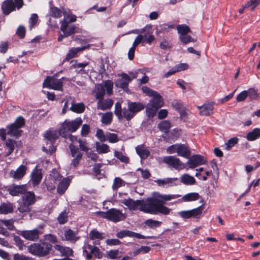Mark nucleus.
Here are the masks:
<instances>
[{"label": "nucleus", "mask_w": 260, "mask_h": 260, "mask_svg": "<svg viewBox=\"0 0 260 260\" xmlns=\"http://www.w3.org/2000/svg\"><path fill=\"white\" fill-rule=\"evenodd\" d=\"M200 109V113L203 116H210L213 114V106L212 104H208L198 107Z\"/></svg>", "instance_id": "25"}, {"label": "nucleus", "mask_w": 260, "mask_h": 260, "mask_svg": "<svg viewBox=\"0 0 260 260\" xmlns=\"http://www.w3.org/2000/svg\"><path fill=\"white\" fill-rule=\"evenodd\" d=\"M25 124V119L22 116L18 117L15 121L7 126V134L14 137L21 136L22 130L20 129Z\"/></svg>", "instance_id": "7"}, {"label": "nucleus", "mask_w": 260, "mask_h": 260, "mask_svg": "<svg viewBox=\"0 0 260 260\" xmlns=\"http://www.w3.org/2000/svg\"><path fill=\"white\" fill-rule=\"evenodd\" d=\"M162 201H158L154 198H149L145 203L143 200L142 206L139 210L144 213L151 214L160 213L163 215H168L170 213L171 209L162 205Z\"/></svg>", "instance_id": "2"}, {"label": "nucleus", "mask_w": 260, "mask_h": 260, "mask_svg": "<svg viewBox=\"0 0 260 260\" xmlns=\"http://www.w3.org/2000/svg\"><path fill=\"white\" fill-rule=\"evenodd\" d=\"M157 127L160 131L167 134L171 127V124L169 120H163L158 124Z\"/></svg>", "instance_id": "35"}, {"label": "nucleus", "mask_w": 260, "mask_h": 260, "mask_svg": "<svg viewBox=\"0 0 260 260\" xmlns=\"http://www.w3.org/2000/svg\"><path fill=\"white\" fill-rule=\"evenodd\" d=\"M17 209L19 212L26 214L31 211V206L22 202Z\"/></svg>", "instance_id": "48"}, {"label": "nucleus", "mask_w": 260, "mask_h": 260, "mask_svg": "<svg viewBox=\"0 0 260 260\" xmlns=\"http://www.w3.org/2000/svg\"><path fill=\"white\" fill-rule=\"evenodd\" d=\"M14 209L13 204L10 202L2 203L0 205V214H7L12 213Z\"/></svg>", "instance_id": "23"}, {"label": "nucleus", "mask_w": 260, "mask_h": 260, "mask_svg": "<svg viewBox=\"0 0 260 260\" xmlns=\"http://www.w3.org/2000/svg\"><path fill=\"white\" fill-rule=\"evenodd\" d=\"M143 200H136L134 201L132 199H128L124 200L123 202V204L126 206L129 209L135 210L139 206L140 207L142 206Z\"/></svg>", "instance_id": "22"}, {"label": "nucleus", "mask_w": 260, "mask_h": 260, "mask_svg": "<svg viewBox=\"0 0 260 260\" xmlns=\"http://www.w3.org/2000/svg\"><path fill=\"white\" fill-rule=\"evenodd\" d=\"M39 229H35L29 231H21L19 234L25 239L30 241H36L39 238V235L43 233V226H39Z\"/></svg>", "instance_id": "11"}, {"label": "nucleus", "mask_w": 260, "mask_h": 260, "mask_svg": "<svg viewBox=\"0 0 260 260\" xmlns=\"http://www.w3.org/2000/svg\"><path fill=\"white\" fill-rule=\"evenodd\" d=\"M152 97L153 98L150 101L149 104L158 109L163 105V100L158 92H157V94H155Z\"/></svg>", "instance_id": "27"}, {"label": "nucleus", "mask_w": 260, "mask_h": 260, "mask_svg": "<svg viewBox=\"0 0 260 260\" xmlns=\"http://www.w3.org/2000/svg\"><path fill=\"white\" fill-rule=\"evenodd\" d=\"M54 248L59 251L60 253V255L62 256L69 257L73 256V251L70 247L56 244L54 246Z\"/></svg>", "instance_id": "21"}, {"label": "nucleus", "mask_w": 260, "mask_h": 260, "mask_svg": "<svg viewBox=\"0 0 260 260\" xmlns=\"http://www.w3.org/2000/svg\"><path fill=\"white\" fill-rule=\"evenodd\" d=\"M49 15L53 18H58L62 16V12L60 9L55 6L50 8Z\"/></svg>", "instance_id": "43"}, {"label": "nucleus", "mask_w": 260, "mask_h": 260, "mask_svg": "<svg viewBox=\"0 0 260 260\" xmlns=\"http://www.w3.org/2000/svg\"><path fill=\"white\" fill-rule=\"evenodd\" d=\"M125 231V237H135L138 239H151L152 237L151 236H145L139 233H137L129 230H124Z\"/></svg>", "instance_id": "40"}, {"label": "nucleus", "mask_w": 260, "mask_h": 260, "mask_svg": "<svg viewBox=\"0 0 260 260\" xmlns=\"http://www.w3.org/2000/svg\"><path fill=\"white\" fill-rule=\"evenodd\" d=\"M89 238L91 240H95L93 242L94 245H100V241L104 239V234L100 233L96 229L91 230L89 234Z\"/></svg>", "instance_id": "19"}, {"label": "nucleus", "mask_w": 260, "mask_h": 260, "mask_svg": "<svg viewBox=\"0 0 260 260\" xmlns=\"http://www.w3.org/2000/svg\"><path fill=\"white\" fill-rule=\"evenodd\" d=\"M188 159L186 164L190 169H194L198 166L204 165L206 162L204 157L199 154L190 156Z\"/></svg>", "instance_id": "12"}, {"label": "nucleus", "mask_w": 260, "mask_h": 260, "mask_svg": "<svg viewBox=\"0 0 260 260\" xmlns=\"http://www.w3.org/2000/svg\"><path fill=\"white\" fill-rule=\"evenodd\" d=\"M179 39L181 42L184 44H187L189 42H193V39L190 36L188 35H182L179 36Z\"/></svg>", "instance_id": "58"}, {"label": "nucleus", "mask_w": 260, "mask_h": 260, "mask_svg": "<svg viewBox=\"0 0 260 260\" xmlns=\"http://www.w3.org/2000/svg\"><path fill=\"white\" fill-rule=\"evenodd\" d=\"M146 225L148 226L151 229L159 227L161 224V221L154 220L151 219H148L144 222Z\"/></svg>", "instance_id": "49"}, {"label": "nucleus", "mask_w": 260, "mask_h": 260, "mask_svg": "<svg viewBox=\"0 0 260 260\" xmlns=\"http://www.w3.org/2000/svg\"><path fill=\"white\" fill-rule=\"evenodd\" d=\"M177 155L185 158H188L191 155V151L189 148L184 144H178Z\"/></svg>", "instance_id": "20"}, {"label": "nucleus", "mask_w": 260, "mask_h": 260, "mask_svg": "<svg viewBox=\"0 0 260 260\" xmlns=\"http://www.w3.org/2000/svg\"><path fill=\"white\" fill-rule=\"evenodd\" d=\"M105 94V89L102 84H98L95 86V98L96 99L101 100H103Z\"/></svg>", "instance_id": "30"}, {"label": "nucleus", "mask_w": 260, "mask_h": 260, "mask_svg": "<svg viewBox=\"0 0 260 260\" xmlns=\"http://www.w3.org/2000/svg\"><path fill=\"white\" fill-rule=\"evenodd\" d=\"M107 257L111 259H115L120 257L119 251L118 249L111 250L106 252Z\"/></svg>", "instance_id": "51"}, {"label": "nucleus", "mask_w": 260, "mask_h": 260, "mask_svg": "<svg viewBox=\"0 0 260 260\" xmlns=\"http://www.w3.org/2000/svg\"><path fill=\"white\" fill-rule=\"evenodd\" d=\"M26 191L25 185H13L10 186L8 189V191L12 196H23Z\"/></svg>", "instance_id": "13"}, {"label": "nucleus", "mask_w": 260, "mask_h": 260, "mask_svg": "<svg viewBox=\"0 0 260 260\" xmlns=\"http://www.w3.org/2000/svg\"><path fill=\"white\" fill-rule=\"evenodd\" d=\"M78 142L79 143V148L81 150L87 152L89 150V147L87 146V142L86 140H82L79 139Z\"/></svg>", "instance_id": "61"}, {"label": "nucleus", "mask_w": 260, "mask_h": 260, "mask_svg": "<svg viewBox=\"0 0 260 260\" xmlns=\"http://www.w3.org/2000/svg\"><path fill=\"white\" fill-rule=\"evenodd\" d=\"M124 185V181L119 177H116L113 182L112 188L113 190H117L119 187Z\"/></svg>", "instance_id": "53"}, {"label": "nucleus", "mask_w": 260, "mask_h": 260, "mask_svg": "<svg viewBox=\"0 0 260 260\" xmlns=\"http://www.w3.org/2000/svg\"><path fill=\"white\" fill-rule=\"evenodd\" d=\"M101 121L105 125H110L112 121V112H106L104 114L102 117Z\"/></svg>", "instance_id": "45"}, {"label": "nucleus", "mask_w": 260, "mask_h": 260, "mask_svg": "<svg viewBox=\"0 0 260 260\" xmlns=\"http://www.w3.org/2000/svg\"><path fill=\"white\" fill-rule=\"evenodd\" d=\"M106 140L111 143H115L119 141V139L117 134L114 133H107Z\"/></svg>", "instance_id": "52"}, {"label": "nucleus", "mask_w": 260, "mask_h": 260, "mask_svg": "<svg viewBox=\"0 0 260 260\" xmlns=\"http://www.w3.org/2000/svg\"><path fill=\"white\" fill-rule=\"evenodd\" d=\"M115 108L114 113L119 120L124 117L127 121H129L137 113L144 109L145 105L140 102L129 101L127 108L122 109L121 105L118 103L115 104Z\"/></svg>", "instance_id": "1"}, {"label": "nucleus", "mask_w": 260, "mask_h": 260, "mask_svg": "<svg viewBox=\"0 0 260 260\" xmlns=\"http://www.w3.org/2000/svg\"><path fill=\"white\" fill-rule=\"evenodd\" d=\"M96 149L99 153H106L110 151L109 146L104 143L98 146Z\"/></svg>", "instance_id": "55"}, {"label": "nucleus", "mask_w": 260, "mask_h": 260, "mask_svg": "<svg viewBox=\"0 0 260 260\" xmlns=\"http://www.w3.org/2000/svg\"><path fill=\"white\" fill-rule=\"evenodd\" d=\"M238 140L239 139L237 137L230 139L226 143L227 149L229 150L231 148L235 145L238 142Z\"/></svg>", "instance_id": "62"}, {"label": "nucleus", "mask_w": 260, "mask_h": 260, "mask_svg": "<svg viewBox=\"0 0 260 260\" xmlns=\"http://www.w3.org/2000/svg\"><path fill=\"white\" fill-rule=\"evenodd\" d=\"M181 197L179 194H159L158 196L157 200L162 201V205L165 203V201H170L172 199H175Z\"/></svg>", "instance_id": "38"}, {"label": "nucleus", "mask_w": 260, "mask_h": 260, "mask_svg": "<svg viewBox=\"0 0 260 260\" xmlns=\"http://www.w3.org/2000/svg\"><path fill=\"white\" fill-rule=\"evenodd\" d=\"M14 260H36L34 258L22 254L16 253L13 256Z\"/></svg>", "instance_id": "60"}, {"label": "nucleus", "mask_w": 260, "mask_h": 260, "mask_svg": "<svg viewBox=\"0 0 260 260\" xmlns=\"http://www.w3.org/2000/svg\"><path fill=\"white\" fill-rule=\"evenodd\" d=\"M70 180L68 178H63L57 186V191L59 194H63L68 189Z\"/></svg>", "instance_id": "24"}, {"label": "nucleus", "mask_w": 260, "mask_h": 260, "mask_svg": "<svg viewBox=\"0 0 260 260\" xmlns=\"http://www.w3.org/2000/svg\"><path fill=\"white\" fill-rule=\"evenodd\" d=\"M177 178H167L164 179H157L156 182L158 186H164L165 185H168L169 186L177 185V184L175 181H177Z\"/></svg>", "instance_id": "26"}, {"label": "nucleus", "mask_w": 260, "mask_h": 260, "mask_svg": "<svg viewBox=\"0 0 260 260\" xmlns=\"http://www.w3.org/2000/svg\"><path fill=\"white\" fill-rule=\"evenodd\" d=\"M52 245L47 242L35 243L28 247V252L32 255L43 257L48 255Z\"/></svg>", "instance_id": "4"}, {"label": "nucleus", "mask_w": 260, "mask_h": 260, "mask_svg": "<svg viewBox=\"0 0 260 260\" xmlns=\"http://www.w3.org/2000/svg\"><path fill=\"white\" fill-rule=\"evenodd\" d=\"M181 182L185 185H193L196 183V180L189 174H184L181 177Z\"/></svg>", "instance_id": "37"}, {"label": "nucleus", "mask_w": 260, "mask_h": 260, "mask_svg": "<svg viewBox=\"0 0 260 260\" xmlns=\"http://www.w3.org/2000/svg\"><path fill=\"white\" fill-rule=\"evenodd\" d=\"M117 76L119 78L115 81L114 83L115 86L127 92L129 90L128 88L129 83L131 82L133 79L137 78V74H134L133 77L131 78L127 74L122 73L118 74Z\"/></svg>", "instance_id": "5"}, {"label": "nucleus", "mask_w": 260, "mask_h": 260, "mask_svg": "<svg viewBox=\"0 0 260 260\" xmlns=\"http://www.w3.org/2000/svg\"><path fill=\"white\" fill-rule=\"evenodd\" d=\"M42 174L40 169L36 167L31 173V181L34 186L39 185L42 179Z\"/></svg>", "instance_id": "15"}, {"label": "nucleus", "mask_w": 260, "mask_h": 260, "mask_svg": "<svg viewBox=\"0 0 260 260\" xmlns=\"http://www.w3.org/2000/svg\"><path fill=\"white\" fill-rule=\"evenodd\" d=\"M204 209V207L203 205H201L196 208L193 209L192 210H189V213L190 214L191 218H199L200 217L201 215L202 214V211Z\"/></svg>", "instance_id": "41"}, {"label": "nucleus", "mask_w": 260, "mask_h": 260, "mask_svg": "<svg viewBox=\"0 0 260 260\" xmlns=\"http://www.w3.org/2000/svg\"><path fill=\"white\" fill-rule=\"evenodd\" d=\"M137 153L143 159L147 158L150 155L148 150L145 148L144 145H138L136 147Z\"/></svg>", "instance_id": "29"}, {"label": "nucleus", "mask_w": 260, "mask_h": 260, "mask_svg": "<svg viewBox=\"0 0 260 260\" xmlns=\"http://www.w3.org/2000/svg\"><path fill=\"white\" fill-rule=\"evenodd\" d=\"M37 200L33 191H26L22 196V202L31 206L36 202Z\"/></svg>", "instance_id": "17"}, {"label": "nucleus", "mask_w": 260, "mask_h": 260, "mask_svg": "<svg viewBox=\"0 0 260 260\" xmlns=\"http://www.w3.org/2000/svg\"><path fill=\"white\" fill-rule=\"evenodd\" d=\"M77 234L73 230L69 229L64 232V235L67 240L75 242L79 239V237L77 236Z\"/></svg>", "instance_id": "34"}, {"label": "nucleus", "mask_w": 260, "mask_h": 260, "mask_svg": "<svg viewBox=\"0 0 260 260\" xmlns=\"http://www.w3.org/2000/svg\"><path fill=\"white\" fill-rule=\"evenodd\" d=\"M74 158L71 161V166H72L74 168H76L81 161L82 157V153H78L77 154V156L73 157Z\"/></svg>", "instance_id": "54"}, {"label": "nucleus", "mask_w": 260, "mask_h": 260, "mask_svg": "<svg viewBox=\"0 0 260 260\" xmlns=\"http://www.w3.org/2000/svg\"><path fill=\"white\" fill-rule=\"evenodd\" d=\"M102 216L104 218L108 219L114 222H117L125 219V215L120 210L115 208H111L106 212L102 213Z\"/></svg>", "instance_id": "8"}, {"label": "nucleus", "mask_w": 260, "mask_h": 260, "mask_svg": "<svg viewBox=\"0 0 260 260\" xmlns=\"http://www.w3.org/2000/svg\"><path fill=\"white\" fill-rule=\"evenodd\" d=\"M13 240L15 242V244L19 248L20 250H22L24 244L23 241L20 238L16 235L14 236Z\"/></svg>", "instance_id": "59"}, {"label": "nucleus", "mask_w": 260, "mask_h": 260, "mask_svg": "<svg viewBox=\"0 0 260 260\" xmlns=\"http://www.w3.org/2000/svg\"><path fill=\"white\" fill-rule=\"evenodd\" d=\"M157 110V109L148 104L146 108L147 116L149 118L154 117L156 115Z\"/></svg>", "instance_id": "44"}, {"label": "nucleus", "mask_w": 260, "mask_h": 260, "mask_svg": "<svg viewBox=\"0 0 260 260\" xmlns=\"http://www.w3.org/2000/svg\"><path fill=\"white\" fill-rule=\"evenodd\" d=\"M176 29L180 36L186 35L191 31L189 26L185 24L178 25L176 26Z\"/></svg>", "instance_id": "42"}, {"label": "nucleus", "mask_w": 260, "mask_h": 260, "mask_svg": "<svg viewBox=\"0 0 260 260\" xmlns=\"http://www.w3.org/2000/svg\"><path fill=\"white\" fill-rule=\"evenodd\" d=\"M85 109L84 104L83 103H76L74 102L72 103V105L70 108V110L72 111L77 113H83Z\"/></svg>", "instance_id": "32"}, {"label": "nucleus", "mask_w": 260, "mask_h": 260, "mask_svg": "<svg viewBox=\"0 0 260 260\" xmlns=\"http://www.w3.org/2000/svg\"><path fill=\"white\" fill-rule=\"evenodd\" d=\"M163 162L168 166L179 171L185 168V165L175 156H167L163 158Z\"/></svg>", "instance_id": "10"}, {"label": "nucleus", "mask_w": 260, "mask_h": 260, "mask_svg": "<svg viewBox=\"0 0 260 260\" xmlns=\"http://www.w3.org/2000/svg\"><path fill=\"white\" fill-rule=\"evenodd\" d=\"M175 27V25L168 23H164L156 26V33L161 34L166 33L169 31L170 29Z\"/></svg>", "instance_id": "33"}, {"label": "nucleus", "mask_w": 260, "mask_h": 260, "mask_svg": "<svg viewBox=\"0 0 260 260\" xmlns=\"http://www.w3.org/2000/svg\"><path fill=\"white\" fill-rule=\"evenodd\" d=\"M62 79H64V78L58 79L55 78V76H47L43 82V86L54 90H62L63 86Z\"/></svg>", "instance_id": "9"}, {"label": "nucleus", "mask_w": 260, "mask_h": 260, "mask_svg": "<svg viewBox=\"0 0 260 260\" xmlns=\"http://www.w3.org/2000/svg\"><path fill=\"white\" fill-rule=\"evenodd\" d=\"M2 222L6 226L9 230H13L14 228V221L12 219L2 220Z\"/></svg>", "instance_id": "64"}, {"label": "nucleus", "mask_w": 260, "mask_h": 260, "mask_svg": "<svg viewBox=\"0 0 260 260\" xmlns=\"http://www.w3.org/2000/svg\"><path fill=\"white\" fill-rule=\"evenodd\" d=\"M108 95H110L113 93V82L111 80H107L105 81L104 85H103Z\"/></svg>", "instance_id": "50"}, {"label": "nucleus", "mask_w": 260, "mask_h": 260, "mask_svg": "<svg viewBox=\"0 0 260 260\" xmlns=\"http://www.w3.org/2000/svg\"><path fill=\"white\" fill-rule=\"evenodd\" d=\"M57 220L60 224H64L68 221V215L66 211L61 212L57 217Z\"/></svg>", "instance_id": "57"}, {"label": "nucleus", "mask_w": 260, "mask_h": 260, "mask_svg": "<svg viewBox=\"0 0 260 260\" xmlns=\"http://www.w3.org/2000/svg\"><path fill=\"white\" fill-rule=\"evenodd\" d=\"M113 104V101L111 99L101 100L98 102V108L102 110H106L111 108Z\"/></svg>", "instance_id": "28"}, {"label": "nucleus", "mask_w": 260, "mask_h": 260, "mask_svg": "<svg viewBox=\"0 0 260 260\" xmlns=\"http://www.w3.org/2000/svg\"><path fill=\"white\" fill-rule=\"evenodd\" d=\"M246 138L249 141H253L259 139L260 138V128H254L252 131L247 133Z\"/></svg>", "instance_id": "31"}, {"label": "nucleus", "mask_w": 260, "mask_h": 260, "mask_svg": "<svg viewBox=\"0 0 260 260\" xmlns=\"http://www.w3.org/2000/svg\"><path fill=\"white\" fill-rule=\"evenodd\" d=\"M90 132V127L89 125L84 124L82 125L81 130V135L82 137H86Z\"/></svg>", "instance_id": "56"}, {"label": "nucleus", "mask_w": 260, "mask_h": 260, "mask_svg": "<svg viewBox=\"0 0 260 260\" xmlns=\"http://www.w3.org/2000/svg\"><path fill=\"white\" fill-rule=\"evenodd\" d=\"M26 167L24 165H21L16 171L11 170L10 173L11 177L15 179H21L26 173Z\"/></svg>", "instance_id": "18"}, {"label": "nucleus", "mask_w": 260, "mask_h": 260, "mask_svg": "<svg viewBox=\"0 0 260 260\" xmlns=\"http://www.w3.org/2000/svg\"><path fill=\"white\" fill-rule=\"evenodd\" d=\"M96 245L86 244L83 246V255L87 260H91L92 256L101 259L103 256V252Z\"/></svg>", "instance_id": "6"}, {"label": "nucleus", "mask_w": 260, "mask_h": 260, "mask_svg": "<svg viewBox=\"0 0 260 260\" xmlns=\"http://www.w3.org/2000/svg\"><path fill=\"white\" fill-rule=\"evenodd\" d=\"M83 120L81 117H77L74 120H65L60 127L61 136L67 138L69 133L75 132L82 125Z\"/></svg>", "instance_id": "3"}, {"label": "nucleus", "mask_w": 260, "mask_h": 260, "mask_svg": "<svg viewBox=\"0 0 260 260\" xmlns=\"http://www.w3.org/2000/svg\"><path fill=\"white\" fill-rule=\"evenodd\" d=\"M61 136L60 128L58 131L48 130L44 135V137L50 142V143H54L57 139Z\"/></svg>", "instance_id": "16"}, {"label": "nucleus", "mask_w": 260, "mask_h": 260, "mask_svg": "<svg viewBox=\"0 0 260 260\" xmlns=\"http://www.w3.org/2000/svg\"><path fill=\"white\" fill-rule=\"evenodd\" d=\"M16 8H17V4L11 0L5 1L2 5L3 13L5 15H8L15 10Z\"/></svg>", "instance_id": "14"}, {"label": "nucleus", "mask_w": 260, "mask_h": 260, "mask_svg": "<svg viewBox=\"0 0 260 260\" xmlns=\"http://www.w3.org/2000/svg\"><path fill=\"white\" fill-rule=\"evenodd\" d=\"M172 106L177 111L180 112L181 116H184L186 115V113L183 109V105L182 103L178 100H174L172 102Z\"/></svg>", "instance_id": "36"}, {"label": "nucleus", "mask_w": 260, "mask_h": 260, "mask_svg": "<svg viewBox=\"0 0 260 260\" xmlns=\"http://www.w3.org/2000/svg\"><path fill=\"white\" fill-rule=\"evenodd\" d=\"M114 153V156L119 159L120 161L125 164L129 162V158L127 156L124 155L122 152L115 151Z\"/></svg>", "instance_id": "47"}, {"label": "nucleus", "mask_w": 260, "mask_h": 260, "mask_svg": "<svg viewBox=\"0 0 260 260\" xmlns=\"http://www.w3.org/2000/svg\"><path fill=\"white\" fill-rule=\"evenodd\" d=\"M38 21V16L37 14H32L31 17L29 18V24L30 27L32 28L34 27Z\"/></svg>", "instance_id": "63"}, {"label": "nucleus", "mask_w": 260, "mask_h": 260, "mask_svg": "<svg viewBox=\"0 0 260 260\" xmlns=\"http://www.w3.org/2000/svg\"><path fill=\"white\" fill-rule=\"evenodd\" d=\"M17 142L12 140L9 139L6 143V146L9 148L8 151L6 153V156H9L12 154L14 149L15 145L16 144Z\"/></svg>", "instance_id": "46"}, {"label": "nucleus", "mask_w": 260, "mask_h": 260, "mask_svg": "<svg viewBox=\"0 0 260 260\" xmlns=\"http://www.w3.org/2000/svg\"><path fill=\"white\" fill-rule=\"evenodd\" d=\"M200 197L199 194L197 192H191L184 195L182 200L184 202H190L198 200Z\"/></svg>", "instance_id": "39"}]
</instances>
